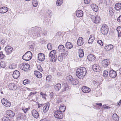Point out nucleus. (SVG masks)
Here are the masks:
<instances>
[{
    "instance_id": "obj_23",
    "label": "nucleus",
    "mask_w": 121,
    "mask_h": 121,
    "mask_svg": "<svg viewBox=\"0 0 121 121\" xmlns=\"http://www.w3.org/2000/svg\"><path fill=\"white\" fill-rule=\"evenodd\" d=\"M6 114L8 116L11 117H13L15 115L14 112L10 110L7 111Z\"/></svg>"
},
{
    "instance_id": "obj_27",
    "label": "nucleus",
    "mask_w": 121,
    "mask_h": 121,
    "mask_svg": "<svg viewBox=\"0 0 121 121\" xmlns=\"http://www.w3.org/2000/svg\"><path fill=\"white\" fill-rule=\"evenodd\" d=\"M91 6L92 9L95 12H97L98 10V6L95 4H92Z\"/></svg>"
},
{
    "instance_id": "obj_9",
    "label": "nucleus",
    "mask_w": 121,
    "mask_h": 121,
    "mask_svg": "<svg viewBox=\"0 0 121 121\" xmlns=\"http://www.w3.org/2000/svg\"><path fill=\"white\" fill-rule=\"evenodd\" d=\"M92 68L93 71L96 72H99L101 69L100 66L97 64L93 65Z\"/></svg>"
},
{
    "instance_id": "obj_51",
    "label": "nucleus",
    "mask_w": 121,
    "mask_h": 121,
    "mask_svg": "<svg viewBox=\"0 0 121 121\" xmlns=\"http://www.w3.org/2000/svg\"><path fill=\"white\" fill-rule=\"evenodd\" d=\"M9 119L8 117H4L3 118L2 120L3 121H8Z\"/></svg>"
},
{
    "instance_id": "obj_18",
    "label": "nucleus",
    "mask_w": 121,
    "mask_h": 121,
    "mask_svg": "<svg viewBox=\"0 0 121 121\" xmlns=\"http://www.w3.org/2000/svg\"><path fill=\"white\" fill-rule=\"evenodd\" d=\"M82 89L83 92L86 93H88L91 91L90 89V88L85 86H82Z\"/></svg>"
},
{
    "instance_id": "obj_37",
    "label": "nucleus",
    "mask_w": 121,
    "mask_h": 121,
    "mask_svg": "<svg viewBox=\"0 0 121 121\" xmlns=\"http://www.w3.org/2000/svg\"><path fill=\"white\" fill-rule=\"evenodd\" d=\"M113 119L115 121H117L119 120V117L116 113H114L112 116Z\"/></svg>"
},
{
    "instance_id": "obj_52",
    "label": "nucleus",
    "mask_w": 121,
    "mask_h": 121,
    "mask_svg": "<svg viewBox=\"0 0 121 121\" xmlns=\"http://www.w3.org/2000/svg\"><path fill=\"white\" fill-rule=\"evenodd\" d=\"M97 43L101 46H102L103 45V43L101 40H98L97 41Z\"/></svg>"
},
{
    "instance_id": "obj_63",
    "label": "nucleus",
    "mask_w": 121,
    "mask_h": 121,
    "mask_svg": "<svg viewBox=\"0 0 121 121\" xmlns=\"http://www.w3.org/2000/svg\"><path fill=\"white\" fill-rule=\"evenodd\" d=\"M100 95V93H99V92H97L96 93V96H98Z\"/></svg>"
},
{
    "instance_id": "obj_54",
    "label": "nucleus",
    "mask_w": 121,
    "mask_h": 121,
    "mask_svg": "<svg viewBox=\"0 0 121 121\" xmlns=\"http://www.w3.org/2000/svg\"><path fill=\"white\" fill-rule=\"evenodd\" d=\"M38 69L40 71H43L42 70V68L41 67L40 65H39L37 66Z\"/></svg>"
},
{
    "instance_id": "obj_64",
    "label": "nucleus",
    "mask_w": 121,
    "mask_h": 121,
    "mask_svg": "<svg viewBox=\"0 0 121 121\" xmlns=\"http://www.w3.org/2000/svg\"><path fill=\"white\" fill-rule=\"evenodd\" d=\"M40 121H48L47 119H44L41 120Z\"/></svg>"
},
{
    "instance_id": "obj_35",
    "label": "nucleus",
    "mask_w": 121,
    "mask_h": 121,
    "mask_svg": "<svg viewBox=\"0 0 121 121\" xmlns=\"http://www.w3.org/2000/svg\"><path fill=\"white\" fill-rule=\"evenodd\" d=\"M117 30L118 32V37H121V27L120 26L118 27L117 28Z\"/></svg>"
},
{
    "instance_id": "obj_44",
    "label": "nucleus",
    "mask_w": 121,
    "mask_h": 121,
    "mask_svg": "<svg viewBox=\"0 0 121 121\" xmlns=\"http://www.w3.org/2000/svg\"><path fill=\"white\" fill-rule=\"evenodd\" d=\"M108 74V72L107 70H104L103 72V76L105 77H107Z\"/></svg>"
},
{
    "instance_id": "obj_19",
    "label": "nucleus",
    "mask_w": 121,
    "mask_h": 121,
    "mask_svg": "<svg viewBox=\"0 0 121 121\" xmlns=\"http://www.w3.org/2000/svg\"><path fill=\"white\" fill-rule=\"evenodd\" d=\"M8 10V8L6 7H3L0 8V13H5Z\"/></svg>"
},
{
    "instance_id": "obj_16",
    "label": "nucleus",
    "mask_w": 121,
    "mask_h": 121,
    "mask_svg": "<svg viewBox=\"0 0 121 121\" xmlns=\"http://www.w3.org/2000/svg\"><path fill=\"white\" fill-rule=\"evenodd\" d=\"M84 40L81 37H79L77 41V44L79 46H81L84 43Z\"/></svg>"
},
{
    "instance_id": "obj_32",
    "label": "nucleus",
    "mask_w": 121,
    "mask_h": 121,
    "mask_svg": "<svg viewBox=\"0 0 121 121\" xmlns=\"http://www.w3.org/2000/svg\"><path fill=\"white\" fill-rule=\"evenodd\" d=\"M53 52V50L52 51L49 55V60L51 62H53V53H52Z\"/></svg>"
},
{
    "instance_id": "obj_14",
    "label": "nucleus",
    "mask_w": 121,
    "mask_h": 121,
    "mask_svg": "<svg viewBox=\"0 0 121 121\" xmlns=\"http://www.w3.org/2000/svg\"><path fill=\"white\" fill-rule=\"evenodd\" d=\"M109 76L112 78L115 77L117 75L116 72L113 70H111L109 71Z\"/></svg>"
},
{
    "instance_id": "obj_48",
    "label": "nucleus",
    "mask_w": 121,
    "mask_h": 121,
    "mask_svg": "<svg viewBox=\"0 0 121 121\" xmlns=\"http://www.w3.org/2000/svg\"><path fill=\"white\" fill-rule=\"evenodd\" d=\"M30 82L29 80L27 79H26L24 80L23 81V84L26 85L27 83H29Z\"/></svg>"
},
{
    "instance_id": "obj_5",
    "label": "nucleus",
    "mask_w": 121,
    "mask_h": 121,
    "mask_svg": "<svg viewBox=\"0 0 121 121\" xmlns=\"http://www.w3.org/2000/svg\"><path fill=\"white\" fill-rule=\"evenodd\" d=\"M30 65L27 63H23L19 65L20 68L26 71L30 67Z\"/></svg>"
},
{
    "instance_id": "obj_43",
    "label": "nucleus",
    "mask_w": 121,
    "mask_h": 121,
    "mask_svg": "<svg viewBox=\"0 0 121 121\" xmlns=\"http://www.w3.org/2000/svg\"><path fill=\"white\" fill-rule=\"evenodd\" d=\"M32 4L33 6L36 7L38 5L37 1L36 0H33L32 2Z\"/></svg>"
},
{
    "instance_id": "obj_55",
    "label": "nucleus",
    "mask_w": 121,
    "mask_h": 121,
    "mask_svg": "<svg viewBox=\"0 0 121 121\" xmlns=\"http://www.w3.org/2000/svg\"><path fill=\"white\" fill-rule=\"evenodd\" d=\"M40 94L42 95L43 98H45V96L46 95V94H43L42 92H41L40 93Z\"/></svg>"
},
{
    "instance_id": "obj_7",
    "label": "nucleus",
    "mask_w": 121,
    "mask_h": 121,
    "mask_svg": "<svg viewBox=\"0 0 121 121\" xmlns=\"http://www.w3.org/2000/svg\"><path fill=\"white\" fill-rule=\"evenodd\" d=\"M1 102L3 105L7 107H9L11 105L10 102L5 98H3L1 100Z\"/></svg>"
},
{
    "instance_id": "obj_4",
    "label": "nucleus",
    "mask_w": 121,
    "mask_h": 121,
    "mask_svg": "<svg viewBox=\"0 0 121 121\" xmlns=\"http://www.w3.org/2000/svg\"><path fill=\"white\" fill-rule=\"evenodd\" d=\"M101 33L104 35H107L108 32V28L106 24L103 25L101 28Z\"/></svg>"
},
{
    "instance_id": "obj_15",
    "label": "nucleus",
    "mask_w": 121,
    "mask_h": 121,
    "mask_svg": "<svg viewBox=\"0 0 121 121\" xmlns=\"http://www.w3.org/2000/svg\"><path fill=\"white\" fill-rule=\"evenodd\" d=\"M113 48V46L112 44H109L105 45L104 47L105 50L107 51H109L112 49Z\"/></svg>"
},
{
    "instance_id": "obj_62",
    "label": "nucleus",
    "mask_w": 121,
    "mask_h": 121,
    "mask_svg": "<svg viewBox=\"0 0 121 121\" xmlns=\"http://www.w3.org/2000/svg\"><path fill=\"white\" fill-rule=\"evenodd\" d=\"M95 104L99 106H101L102 105V104L101 103H96Z\"/></svg>"
},
{
    "instance_id": "obj_28",
    "label": "nucleus",
    "mask_w": 121,
    "mask_h": 121,
    "mask_svg": "<svg viewBox=\"0 0 121 121\" xmlns=\"http://www.w3.org/2000/svg\"><path fill=\"white\" fill-rule=\"evenodd\" d=\"M115 9L117 11L120 10L121 9V4L120 3H117L115 5Z\"/></svg>"
},
{
    "instance_id": "obj_12",
    "label": "nucleus",
    "mask_w": 121,
    "mask_h": 121,
    "mask_svg": "<svg viewBox=\"0 0 121 121\" xmlns=\"http://www.w3.org/2000/svg\"><path fill=\"white\" fill-rule=\"evenodd\" d=\"M38 58L39 60L42 61L44 60L45 59V56L43 53H39L38 54Z\"/></svg>"
},
{
    "instance_id": "obj_57",
    "label": "nucleus",
    "mask_w": 121,
    "mask_h": 121,
    "mask_svg": "<svg viewBox=\"0 0 121 121\" xmlns=\"http://www.w3.org/2000/svg\"><path fill=\"white\" fill-rule=\"evenodd\" d=\"M0 43L2 44H4L5 43V41L4 40H2L0 42Z\"/></svg>"
},
{
    "instance_id": "obj_38",
    "label": "nucleus",
    "mask_w": 121,
    "mask_h": 121,
    "mask_svg": "<svg viewBox=\"0 0 121 121\" xmlns=\"http://www.w3.org/2000/svg\"><path fill=\"white\" fill-rule=\"evenodd\" d=\"M78 81L76 79L73 78L71 83L73 85H76L78 83Z\"/></svg>"
},
{
    "instance_id": "obj_21",
    "label": "nucleus",
    "mask_w": 121,
    "mask_h": 121,
    "mask_svg": "<svg viewBox=\"0 0 121 121\" xmlns=\"http://www.w3.org/2000/svg\"><path fill=\"white\" fill-rule=\"evenodd\" d=\"M87 58L89 60L92 61L94 60L95 59L96 57L94 55L90 54L87 56Z\"/></svg>"
},
{
    "instance_id": "obj_60",
    "label": "nucleus",
    "mask_w": 121,
    "mask_h": 121,
    "mask_svg": "<svg viewBox=\"0 0 121 121\" xmlns=\"http://www.w3.org/2000/svg\"><path fill=\"white\" fill-rule=\"evenodd\" d=\"M45 104H38V108H39L40 107H42L43 106H44Z\"/></svg>"
},
{
    "instance_id": "obj_6",
    "label": "nucleus",
    "mask_w": 121,
    "mask_h": 121,
    "mask_svg": "<svg viewBox=\"0 0 121 121\" xmlns=\"http://www.w3.org/2000/svg\"><path fill=\"white\" fill-rule=\"evenodd\" d=\"M54 115L56 118L59 119H62L64 117L63 114L61 112L58 111L55 112Z\"/></svg>"
},
{
    "instance_id": "obj_30",
    "label": "nucleus",
    "mask_w": 121,
    "mask_h": 121,
    "mask_svg": "<svg viewBox=\"0 0 121 121\" xmlns=\"http://www.w3.org/2000/svg\"><path fill=\"white\" fill-rule=\"evenodd\" d=\"M34 73L35 75L38 78H40L42 77V75L41 73L38 71H35Z\"/></svg>"
},
{
    "instance_id": "obj_46",
    "label": "nucleus",
    "mask_w": 121,
    "mask_h": 121,
    "mask_svg": "<svg viewBox=\"0 0 121 121\" xmlns=\"http://www.w3.org/2000/svg\"><path fill=\"white\" fill-rule=\"evenodd\" d=\"M104 2L105 4L108 5H109L110 3L109 0H104Z\"/></svg>"
},
{
    "instance_id": "obj_42",
    "label": "nucleus",
    "mask_w": 121,
    "mask_h": 121,
    "mask_svg": "<svg viewBox=\"0 0 121 121\" xmlns=\"http://www.w3.org/2000/svg\"><path fill=\"white\" fill-rule=\"evenodd\" d=\"M53 53L54 54V56L53 55V59L54 58V62H55L57 59V55H56V50H53Z\"/></svg>"
},
{
    "instance_id": "obj_8",
    "label": "nucleus",
    "mask_w": 121,
    "mask_h": 121,
    "mask_svg": "<svg viewBox=\"0 0 121 121\" xmlns=\"http://www.w3.org/2000/svg\"><path fill=\"white\" fill-rule=\"evenodd\" d=\"M4 50L6 54L8 55L12 51L13 48L10 46H6Z\"/></svg>"
},
{
    "instance_id": "obj_53",
    "label": "nucleus",
    "mask_w": 121,
    "mask_h": 121,
    "mask_svg": "<svg viewBox=\"0 0 121 121\" xmlns=\"http://www.w3.org/2000/svg\"><path fill=\"white\" fill-rule=\"evenodd\" d=\"M91 0H84V3L85 4H89Z\"/></svg>"
},
{
    "instance_id": "obj_3",
    "label": "nucleus",
    "mask_w": 121,
    "mask_h": 121,
    "mask_svg": "<svg viewBox=\"0 0 121 121\" xmlns=\"http://www.w3.org/2000/svg\"><path fill=\"white\" fill-rule=\"evenodd\" d=\"M32 56V54L30 51L27 52L22 57V58L26 61H28L30 60Z\"/></svg>"
},
{
    "instance_id": "obj_34",
    "label": "nucleus",
    "mask_w": 121,
    "mask_h": 121,
    "mask_svg": "<svg viewBox=\"0 0 121 121\" xmlns=\"http://www.w3.org/2000/svg\"><path fill=\"white\" fill-rule=\"evenodd\" d=\"M66 109L65 106L64 105H61L60 106L59 109V111L61 112H64L65 110Z\"/></svg>"
},
{
    "instance_id": "obj_40",
    "label": "nucleus",
    "mask_w": 121,
    "mask_h": 121,
    "mask_svg": "<svg viewBox=\"0 0 121 121\" xmlns=\"http://www.w3.org/2000/svg\"><path fill=\"white\" fill-rule=\"evenodd\" d=\"M6 66V64L4 61H1L0 63V67L1 68H4Z\"/></svg>"
},
{
    "instance_id": "obj_11",
    "label": "nucleus",
    "mask_w": 121,
    "mask_h": 121,
    "mask_svg": "<svg viewBox=\"0 0 121 121\" xmlns=\"http://www.w3.org/2000/svg\"><path fill=\"white\" fill-rule=\"evenodd\" d=\"M109 64V61L107 59L104 60L102 61V65L104 67H107Z\"/></svg>"
},
{
    "instance_id": "obj_61",
    "label": "nucleus",
    "mask_w": 121,
    "mask_h": 121,
    "mask_svg": "<svg viewBox=\"0 0 121 121\" xmlns=\"http://www.w3.org/2000/svg\"><path fill=\"white\" fill-rule=\"evenodd\" d=\"M109 12L110 13V15H112L113 14V12L112 10H111L110 9H109Z\"/></svg>"
},
{
    "instance_id": "obj_2",
    "label": "nucleus",
    "mask_w": 121,
    "mask_h": 121,
    "mask_svg": "<svg viewBox=\"0 0 121 121\" xmlns=\"http://www.w3.org/2000/svg\"><path fill=\"white\" fill-rule=\"evenodd\" d=\"M59 52H62V54H64L65 56H67L68 54V52L65 50V48L64 46L62 45H59L58 48Z\"/></svg>"
},
{
    "instance_id": "obj_29",
    "label": "nucleus",
    "mask_w": 121,
    "mask_h": 121,
    "mask_svg": "<svg viewBox=\"0 0 121 121\" xmlns=\"http://www.w3.org/2000/svg\"><path fill=\"white\" fill-rule=\"evenodd\" d=\"M63 88L62 90L63 92L67 91L69 89V86L66 84H64L63 85Z\"/></svg>"
},
{
    "instance_id": "obj_1",
    "label": "nucleus",
    "mask_w": 121,
    "mask_h": 121,
    "mask_svg": "<svg viewBox=\"0 0 121 121\" xmlns=\"http://www.w3.org/2000/svg\"><path fill=\"white\" fill-rule=\"evenodd\" d=\"M87 71L84 67H81L78 68L76 73L77 77L80 79H82L86 75Z\"/></svg>"
},
{
    "instance_id": "obj_20",
    "label": "nucleus",
    "mask_w": 121,
    "mask_h": 121,
    "mask_svg": "<svg viewBox=\"0 0 121 121\" xmlns=\"http://www.w3.org/2000/svg\"><path fill=\"white\" fill-rule=\"evenodd\" d=\"M32 116L36 118H38L39 116V113L37 111L35 110H33L32 111Z\"/></svg>"
},
{
    "instance_id": "obj_56",
    "label": "nucleus",
    "mask_w": 121,
    "mask_h": 121,
    "mask_svg": "<svg viewBox=\"0 0 121 121\" xmlns=\"http://www.w3.org/2000/svg\"><path fill=\"white\" fill-rule=\"evenodd\" d=\"M117 21L119 22H121V15H120L117 18Z\"/></svg>"
},
{
    "instance_id": "obj_50",
    "label": "nucleus",
    "mask_w": 121,
    "mask_h": 121,
    "mask_svg": "<svg viewBox=\"0 0 121 121\" xmlns=\"http://www.w3.org/2000/svg\"><path fill=\"white\" fill-rule=\"evenodd\" d=\"M47 47L48 50H51L52 49V45L50 43H49L48 44Z\"/></svg>"
},
{
    "instance_id": "obj_47",
    "label": "nucleus",
    "mask_w": 121,
    "mask_h": 121,
    "mask_svg": "<svg viewBox=\"0 0 121 121\" xmlns=\"http://www.w3.org/2000/svg\"><path fill=\"white\" fill-rule=\"evenodd\" d=\"M5 56L4 54H3V52H0V59H2L5 57Z\"/></svg>"
},
{
    "instance_id": "obj_26",
    "label": "nucleus",
    "mask_w": 121,
    "mask_h": 121,
    "mask_svg": "<svg viewBox=\"0 0 121 121\" xmlns=\"http://www.w3.org/2000/svg\"><path fill=\"white\" fill-rule=\"evenodd\" d=\"M61 85L60 84L58 83L56 84L54 87L55 90L56 92L58 91L60 89Z\"/></svg>"
},
{
    "instance_id": "obj_45",
    "label": "nucleus",
    "mask_w": 121,
    "mask_h": 121,
    "mask_svg": "<svg viewBox=\"0 0 121 121\" xmlns=\"http://www.w3.org/2000/svg\"><path fill=\"white\" fill-rule=\"evenodd\" d=\"M52 77L51 75H49L47 76L46 77V80L47 81H49L51 80Z\"/></svg>"
},
{
    "instance_id": "obj_58",
    "label": "nucleus",
    "mask_w": 121,
    "mask_h": 121,
    "mask_svg": "<svg viewBox=\"0 0 121 121\" xmlns=\"http://www.w3.org/2000/svg\"><path fill=\"white\" fill-rule=\"evenodd\" d=\"M103 106L104 109H110V108L109 107L106 106V105H104Z\"/></svg>"
},
{
    "instance_id": "obj_24",
    "label": "nucleus",
    "mask_w": 121,
    "mask_h": 121,
    "mask_svg": "<svg viewBox=\"0 0 121 121\" xmlns=\"http://www.w3.org/2000/svg\"><path fill=\"white\" fill-rule=\"evenodd\" d=\"M95 39L94 36V35H91L90 37V38L88 40V42L89 43L91 44L93 42Z\"/></svg>"
},
{
    "instance_id": "obj_59",
    "label": "nucleus",
    "mask_w": 121,
    "mask_h": 121,
    "mask_svg": "<svg viewBox=\"0 0 121 121\" xmlns=\"http://www.w3.org/2000/svg\"><path fill=\"white\" fill-rule=\"evenodd\" d=\"M15 66H14L12 65H10L9 66V68L10 69H13L14 68H15Z\"/></svg>"
},
{
    "instance_id": "obj_41",
    "label": "nucleus",
    "mask_w": 121,
    "mask_h": 121,
    "mask_svg": "<svg viewBox=\"0 0 121 121\" xmlns=\"http://www.w3.org/2000/svg\"><path fill=\"white\" fill-rule=\"evenodd\" d=\"M63 2V0H57L56 2V5L58 6H60L62 4Z\"/></svg>"
},
{
    "instance_id": "obj_13",
    "label": "nucleus",
    "mask_w": 121,
    "mask_h": 121,
    "mask_svg": "<svg viewBox=\"0 0 121 121\" xmlns=\"http://www.w3.org/2000/svg\"><path fill=\"white\" fill-rule=\"evenodd\" d=\"M20 74L19 71L17 70L14 71L13 73V76L14 79L18 78L20 76Z\"/></svg>"
},
{
    "instance_id": "obj_25",
    "label": "nucleus",
    "mask_w": 121,
    "mask_h": 121,
    "mask_svg": "<svg viewBox=\"0 0 121 121\" xmlns=\"http://www.w3.org/2000/svg\"><path fill=\"white\" fill-rule=\"evenodd\" d=\"M9 86L10 90H15L17 89V86L13 83H11L9 84Z\"/></svg>"
},
{
    "instance_id": "obj_49",
    "label": "nucleus",
    "mask_w": 121,
    "mask_h": 121,
    "mask_svg": "<svg viewBox=\"0 0 121 121\" xmlns=\"http://www.w3.org/2000/svg\"><path fill=\"white\" fill-rule=\"evenodd\" d=\"M93 83L95 86H98L99 85V82L97 81H94Z\"/></svg>"
},
{
    "instance_id": "obj_36",
    "label": "nucleus",
    "mask_w": 121,
    "mask_h": 121,
    "mask_svg": "<svg viewBox=\"0 0 121 121\" xmlns=\"http://www.w3.org/2000/svg\"><path fill=\"white\" fill-rule=\"evenodd\" d=\"M66 56H65L64 54H62V53H61L60 55L58 57V60L60 61H62L63 60V57H65Z\"/></svg>"
},
{
    "instance_id": "obj_10",
    "label": "nucleus",
    "mask_w": 121,
    "mask_h": 121,
    "mask_svg": "<svg viewBox=\"0 0 121 121\" xmlns=\"http://www.w3.org/2000/svg\"><path fill=\"white\" fill-rule=\"evenodd\" d=\"M92 19L93 22L96 24L99 23L101 20L100 17L98 16H97L95 17H94Z\"/></svg>"
},
{
    "instance_id": "obj_33",
    "label": "nucleus",
    "mask_w": 121,
    "mask_h": 121,
    "mask_svg": "<svg viewBox=\"0 0 121 121\" xmlns=\"http://www.w3.org/2000/svg\"><path fill=\"white\" fill-rule=\"evenodd\" d=\"M78 53L79 56L80 57H82L84 56L83 51L81 49H80L79 50Z\"/></svg>"
},
{
    "instance_id": "obj_31",
    "label": "nucleus",
    "mask_w": 121,
    "mask_h": 121,
    "mask_svg": "<svg viewBox=\"0 0 121 121\" xmlns=\"http://www.w3.org/2000/svg\"><path fill=\"white\" fill-rule=\"evenodd\" d=\"M65 46L67 49H69L72 48L73 45L70 42H67L66 43Z\"/></svg>"
},
{
    "instance_id": "obj_22",
    "label": "nucleus",
    "mask_w": 121,
    "mask_h": 121,
    "mask_svg": "<svg viewBox=\"0 0 121 121\" xmlns=\"http://www.w3.org/2000/svg\"><path fill=\"white\" fill-rule=\"evenodd\" d=\"M83 13L81 10H78L76 11V16L78 17H82L83 16Z\"/></svg>"
},
{
    "instance_id": "obj_39",
    "label": "nucleus",
    "mask_w": 121,
    "mask_h": 121,
    "mask_svg": "<svg viewBox=\"0 0 121 121\" xmlns=\"http://www.w3.org/2000/svg\"><path fill=\"white\" fill-rule=\"evenodd\" d=\"M73 79V78L71 76L69 75L67 77L66 79L69 82L71 83Z\"/></svg>"
},
{
    "instance_id": "obj_17",
    "label": "nucleus",
    "mask_w": 121,
    "mask_h": 121,
    "mask_svg": "<svg viewBox=\"0 0 121 121\" xmlns=\"http://www.w3.org/2000/svg\"><path fill=\"white\" fill-rule=\"evenodd\" d=\"M49 104L48 103L45 104L43 108L44 112L46 113L47 112L49 109Z\"/></svg>"
}]
</instances>
